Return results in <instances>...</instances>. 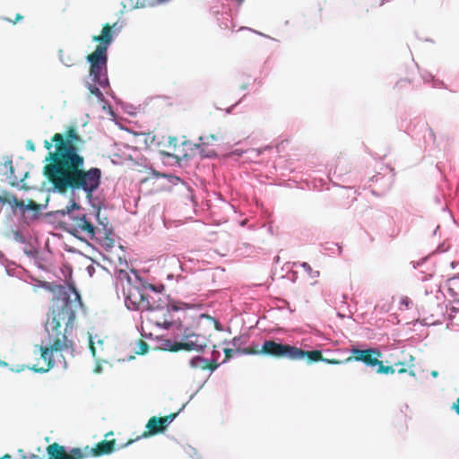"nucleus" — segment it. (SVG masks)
I'll list each match as a JSON object with an SVG mask.
<instances>
[{
	"instance_id": "f257e3e1",
	"label": "nucleus",
	"mask_w": 459,
	"mask_h": 459,
	"mask_svg": "<svg viewBox=\"0 0 459 459\" xmlns=\"http://www.w3.org/2000/svg\"><path fill=\"white\" fill-rule=\"evenodd\" d=\"M85 141L77 129L70 126L63 134L56 133L50 140L44 141L48 151L43 174L54 191H82L88 199L100 187L101 170L99 168L84 169L85 159L80 153Z\"/></svg>"
},
{
	"instance_id": "f03ea898",
	"label": "nucleus",
	"mask_w": 459,
	"mask_h": 459,
	"mask_svg": "<svg viewBox=\"0 0 459 459\" xmlns=\"http://www.w3.org/2000/svg\"><path fill=\"white\" fill-rule=\"evenodd\" d=\"M82 306L80 294L73 287H60L54 299L51 309L48 314L45 325L48 333L45 345L37 346L40 358L44 361L42 367H27L37 373H46L54 367V353L67 351L72 347L66 331L72 327L76 310Z\"/></svg>"
},
{
	"instance_id": "7ed1b4c3",
	"label": "nucleus",
	"mask_w": 459,
	"mask_h": 459,
	"mask_svg": "<svg viewBox=\"0 0 459 459\" xmlns=\"http://www.w3.org/2000/svg\"><path fill=\"white\" fill-rule=\"evenodd\" d=\"M119 281L123 286L125 304L130 310H158L163 307L160 304V293L148 283L134 284L126 272L119 273Z\"/></svg>"
},
{
	"instance_id": "20e7f679",
	"label": "nucleus",
	"mask_w": 459,
	"mask_h": 459,
	"mask_svg": "<svg viewBox=\"0 0 459 459\" xmlns=\"http://www.w3.org/2000/svg\"><path fill=\"white\" fill-rule=\"evenodd\" d=\"M261 354L276 359L286 358L290 360H301L307 359L308 363L324 361L332 365L342 364L340 359L324 358L321 351L319 350L303 351L296 346L276 342L273 340H267L263 343L261 347Z\"/></svg>"
},
{
	"instance_id": "39448f33",
	"label": "nucleus",
	"mask_w": 459,
	"mask_h": 459,
	"mask_svg": "<svg viewBox=\"0 0 459 459\" xmlns=\"http://www.w3.org/2000/svg\"><path fill=\"white\" fill-rule=\"evenodd\" d=\"M117 25V22L113 25L106 23L103 25L101 34L93 36L92 40L99 42L94 52L88 55L87 60L91 64L90 74L92 76L93 81L103 86L107 83V50L108 47L113 40L112 29Z\"/></svg>"
},
{
	"instance_id": "423d86ee",
	"label": "nucleus",
	"mask_w": 459,
	"mask_h": 459,
	"mask_svg": "<svg viewBox=\"0 0 459 459\" xmlns=\"http://www.w3.org/2000/svg\"><path fill=\"white\" fill-rule=\"evenodd\" d=\"M74 209L79 210L80 206L75 202H73L71 205L66 206L65 209L61 211L63 215H68V221L66 223L69 226V231L74 236L82 235L92 240L96 238V233L103 232L107 235L110 231V229L108 228V221L104 222L99 219L100 227H96L91 217L82 212H78L75 214L71 213Z\"/></svg>"
},
{
	"instance_id": "0eeeda50",
	"label": "nucleus",
	"mask_w": 459,
	"mask_h": 459,
	"mask_svg": "<svg viewBox=\"0 0 459 459\" xmlns=\"http://www.w3.org/2000/svg\"><path fill=\"white\" fill-rule=\"evenodd\" d=\"M351 356L346 358L344 360H341L342 363H349L351 361H360L368 367H377V373L378 374H394L395 369L394 366H385L383 361L379 360L382 356V352L377 348H368L360 350L358 348H352L351 350Z\"/></svg>"
},
{
	"instance_id": "6e6552de",
	"label": "nucleus",
	"mask_w": 459,
	"mask_h": 459,
	"mask_svg": "<svg viewBox=\"0 0 459 459\" xmlns=\"http://www.w3.org/2000/svg\"><path fill=\"white\" fill-rule=\"evenodd\" d=\"M208 343L209 340L206 337L194 333L189 328H185L182 333V340L179 342H174L169 350L173 352L182 350L202 352L208 346Z\"/></svg>"
},
{
	"instance_id": "1a4fd4ad",
	"label": "nucleus",
	"mask_w": 459,
	"mask_h": 459,
	"mask_svg": "<svg viewBox=\"0 0 459 459\" xmlns=\"http://www.w3.org/2000/svg\"><path fill=\"white\" fill-rule=\"evenodd\" d=\"M178 413H170L164 417H156L153 416L150 418L146 424V431H144L142 435L143 437H148L150 436H153L159 433L163 432L169 424H170L174 419L177 417Z\"/></svg>"
},
{
	"instance_id": "9d476101",
	"label": "nucleus",
	"mask_w": 459,
	"mask_h": 459,
	"mask_svg": "<svg viewBox=\"0 0 459 459\" xmlns=\"http://www.w3.org/2000/svg\"><path fill=\"white\" fill-rule=\"evenodd\" d=\"M116 440H103L101 442H99L95 447L89 449V446H85L83 449L79 448L82 453H84L85 455L82 457V459L93 455V456H101L104 455H108L112 453L115 449Z\"/></svg>"
},
{
	"instance_id": "9b49d317",
	"label": "nucleus",
	"mask_w": 459,
	"mask_h": 459,
	"mask_svg": "<svg viewBox=\"0 0 459 459\" xmlns=\"http://www.w3.org/2000/svg\"><path fill=\"white\" fill-rule=\"evenodd\" d=\"M165 147L166 150L163 151V153L167 156H173L176 158L186 156V153L180 150L178 139L176 136H169Z\"/></svg>"
},
{
	"instance_id": "f8f14e48",
	"label": "nucleus",
	"mask_w": 459,
	"mask_h": 459,
	"mask_svg": "<svg viewBox=\"0 0 459 459\" xmlns=\"http://www.w3.org/2000/svg\"><path fill=\"white\" fill-rule=\"evenodd\" d=\"M446 285L455 302H459V277H453L447 280Z\"/></svg>"
},
{
	"instance_id": "ddd939ff",
	"label": "nucleus",
	"mask_w": 459,
	"mask_h": 459,
	"mask_svg": "<svg viewBox=\"0 0 459 459\" xmlns=\"http://www.w3.org/2000/svg\"><path fill=\"white\" fill-rule=\"evenodd\" d=\"M0 203L8 204L14 208H23L25 206V204L22 200H19L15 195H13L0 196Z\"/></svg>"
},
{
	"instance_id": "4468645a",
	"label": "nucleus",
	"mask_w": 459,
	"mask_h": 459,
	"mask_svg": "<svg viewBox=\"0 0 459 459\" xmlns=\"http://www.w3.org/2000/svg\"><path fill=\"white\" fill-rule=\"evenodd\" d=\"M190 366L193 368L200 369H206V368L210 367L208 365V360L199 356H196L190 360Z\"/></svg>"
},
{
	"instance_id": "2eb2a0df",
	"label": "nucleus",
	"mask_w": 459,
	"mask_h": 459,
	"mask_svg": "<svg viewBox=\"0 0 459 459\" xmlns=\"http://www.w3.org/2000/svg\"><path fill=\"white\" fill-rule=\"evenodd\" d=\"M236 351L238 353L247 354V355H250V354H261V349L260 350L258 349V345H251V346L244 348L242 350L240 348H238L236 350Z\"/></svg>"
},
{
	"instance_id": "dca6fc26",
	"label": "nucleus",
	"mask_w": 459,
	"mask_h": 459,
	"mask_svg": "<svg viewBox=\"0 0 459 459\" xmlns=\"http://www.w3.org/2000/svg\"><path fill=\"white\" fill-rule=\"evenodd\" d=\"M131 8L144 7L151 4V0H128Z\"/></svg>"
},
{
	"instance_id": "f3484780",
	"label": "nucleus",
	"mask_w": 459,
	"mask_h": 459,
	"mask_svg": "<svg viewBox=\"0 0 459 459\" xmlns=\"http://www.w3.org/2000/svg\"><path fill=\"white\" fill-rule=\"evenodd\" d=\"M139 350L136 351V354L143 355L145 354L149 350V345L143 340H139L138 342Z\"/></svg>"
},
{
	"instance_id": "a211bd4d",
	"label": "nucleus",
	"mask_w": 459,
	"mask_h": 459,
	"mask_svg": "<svg viewBox=\"0 0 459 459\" xmlns=\"http://www.w3.org/2000/svg\"><path fill=\"white\" fill-rule=\"evenodd\" d=\"M89 91L91 94L95 95L98 99H101L103 97L102 92L96 85H89Z\"/></svg>"
},
{
	"instance_id": "6ab92c4d",
	"label": "nucleus",
	"mask_w": 459,
	"mask_h": 459,
	"mask_svg": "<svg viewBox=\"0 0 459 459\" xmlns=\"http://www.w3.org/2000/svg\"><path fill=\"white\" fill-rule=\"evenodd\" d=\"M23 208L26 210H30V211L38 212L39 210V204H38L36 202L30 200L28 203V204L25 205Z\"/></svg>"
},
{
	"instance_id": "aec40b11",
	"label": "nucleus",
	"mask_w": 459,
	"mask_h": 459,
	"mask_svg": "<svg viewBox=\"0 0 459 459\" xmlns=\"http://www.w3.org/2000/svg\"><path fill=\"white\" fill-rule=\"evenodd\" d=\"M223 351H224V353H225V359H230V358L233 356V354H234L235 352H237V351H236V350L230 349V348H225V349L223 350Z\"/></svg>"
},
{
	"instance_id": "412c9836",
	"label": "nucleus",
	"mask_w": 459,
	"mask_h": 459,
	"mask_svg": "<svg viewBox=\"0 0 459 459\" xmlns=\"http://www.w3.org/2000/svg\"><path fill=\"white\" fill-rule=\"evenodd\" d=\"M401 304L404 305L406 308H410L412 301L409 298L405 297L402 299Z\"/></svg>"
},
{
	"instance_id": "4be33fe9",
	"label": "nucleus",
	"mask_w": 459,
	"mask_h": 459,
	"mask_svg": "<svg viewBox=\"0 0 459 459\" xmlns=\"http://www.w3.org/2000/svg\"><path fill=\"white\" fill-rule=\"evenodd\" d=\"M26 148L30 152H35V144L31 140L26 142Z\"/></svg>"
},
{
	"instance_id": "5701e85b",
	"label": "nucleus",
	"mask_w": 459,
	"mask_h": 459,
	"mask_svg": "<svg viewBox=\"0 0 459 459\" xmlns=\"http://www.w3.org/2000/svg\"><path fill=\"white\" fill-rule=\"evenodd\" d=\"M231 343H232V346L236 348V350H237L238 348H239L238 346H239V344H240V337H234V338L232 339Z\"/></svg>"
},
{
	"instance_id": "b1692460",
	"label": "nucleus",
	"mask_w": 459,
	"mask_h": 459,
	"mask_svg": "<svg viewBox=\"0 0 459 459\" xmlns=\"http://www.w3.org/2000/svg\"><path fill=\"white\" fill-rule=\"evenodd\" d=\"M22 19H23V16L20 13H17L14 21H12L11 19H5V20L8 21L9 22H12L13 24H15L17 22H19Z\"/></svg>"
},
{
	"instance_id": "393cba45",
	"label": "nucleus",
	"mask_w": 459,
	"mask_h": 459,
	"mask_svg": "<svg viewBox=\"0 0 459 459\" xmlns=\"http://www.w3.org/2000/svg\"><path fill=\"white\" fill-rule=\"evenodd\" d=\"M452 409L455 410V411L459 416V397L456 399V401L453 403Z\"/></svg>"
},
{
	"instance_id": "a878e982",
	"label": "nucleus",
	"mask_w": 459,
	"mask_h": 459,
	"mask_svg": "<svg viewBox=\"0 0 459 459\" xmlns=\"http://www.w3.org/2000/svg\"><path fill=\"white\" fill-rule=\"evenodd\" d=\"M394 366H402V368H399V369L397 370L399 374H403L407 371V369L403 367V363L402 362L394 363Z\"/></svg>"
},
{
	"instance_id": "bb28decb",
	"label": "nucleus",
	"mask_w": 459,
	"mask_h": 459,
	"mask_svg": "<svg viewBox=\"0 0 459 459\" xmlns=\"http://www.w3.org/2000/svg\"><path fill=\"white\" fill-rule=\"evenodd\" d=\"M209 368H206V369L214 370L218 365L213 361H208Z\"/></svg>"
},
{
	"instance_id": "cd10ccee",
	"label": "nucleus",
	"mask_w": 459,
	"mask_h": 459,
	"mask_svg": "<svg viewBox=\"0 0 459 459\" xmlns=\"http://www.w3.org/2000/svg\"><path fill=\"white\" fill-rule=\"evenodd\" d=\"M302 267H303L306 271H307V272H308V271L310 272V271L312 270V269H311V266H310L307 263H303V264H302Z\"/></svg>"
},
{
	"instance_id": "c85d7f7f",
	"label": "nucleus",
	"mask_w": 459,
	"mask_h": 459,
	"mask_svg": "<svg viewBox=\"0 0 459 459\" xmlns=\"http://www.w3.org/2000/svg\"><path fill=\"white\" fill-rule=\"evenodd\" d=\"M158 325H166V328L169 327L170 325V323L167 322L166 320H164L162 323L160 322H157L156 323Z\"/></svg>"
},
{
	"instance_id": "c756f323",
	"label": "nucleus",
	"mask_w": 459,
	"mask_h": 459,
	"mask_svg": "<svg viewBox=\"0 0 459 459\" xmlns=\"http://www.w3.org/2000/svg\"><path fill=\"white\" fill-rule=\"evenodd\" d=\"M213 322H214V325H215V327L217 330H221V324L219 321L213 319Z\"/></svg>"
},
{
	"instance_id": "7c9ffc66",
	"label": "nucleus",
	"mask_w": 459,
	"mask_h": 459,
	"mask_svg": "<svg viewBox=\"0 0 459 459\" xmlns=\"http://www.w3.org/2000/svg\"><path fill=\"white\" fill-rule=\"evenodd\" d=\"M90 347H91V352H92L93 356H95V347H94L93 342L91 341Z\"/></svg>"
},
{
	"instance_id": "2f4dec72",
	"label": "nucleus",
	"mask_w": 459,
	"mask_h": 459,
	"mask_svg": "<svg viewBox=\"0 0 459 459\" xmlns=\"http://www.w3.org/2000/svg\"><path fill=\"white\" fill-rule=\"evenodd\" d=\"M11 455L9 454H5L3 457H1L0 459H11Z\"/></svg>"
},
{
	"instance_id": "473e14b6",
	"label": "nucleus",
	"mask_w": 459,
	"mask_h": 459,
	"mask_svg": "<svg viewBox=\"0 0 459 459\" xmlns=\"http://www.w3.org/2000/svg\"><path fill=\"white\" fill-rule=\"evenodd\" d=\"M173 310H178L179 307H177L176 305H171Z\"/></svg>"
},
{
	"instance_id": "72a5a7b5",
	"label": "nucleus",
	"mask_w": 459,
	"mask_h": 459,
	"mask_svg": "<svg viewBox=\"0 0 459 459\" xmlns=\"http://www.w3.org/2000/svg\"><path fill=\"white\" fill-rule=\"evenodd\" d=\"M25 368V366L21 367L20 368L15 369L16 372H20Z\"/></svg>"
},
{
	"instance_id": "f704fd0d",
	"label": "nucleus",
	"mask_w": 459,
	"mask_h": 459,
	"mask_svg": "<svg viewBox=\"0 0 459 459\" xmlns=\"http://www.w3.org/2000/svg\"><path fill=\"white\" fill-rule=\"evenodd\" d=\"M431 375H432L433 377H437V371H433V372L431 373Z\"/></svg>"
},
{
	"instance_id": "c9c22d12",
	"label": "nucleus",
	"mask_w": 459,
	"mask_h": 459,
	"mask_svg": "<svg viewBox=\"0 0 459 459\" xmlns=\"http://www.w3.org/2000/svg\"><path fill=\"white\" fill-rule=\"evenodd\" d=\"M133 442H134V440H133V439H131V440L127 441L126 445H129V444H131V443H133Z\"/></svg>"
},
{
	"instance_id": "e433bc0d",
	"label": "nucleus",
	"mask_w": 459,
	"mask_h": 459,
	"mask_svg": "<svg viewBox=\"0 0 459 459\" xmlns=\"http://www.w3.org/2000/svg\"><path fill=\"white\" fill-rule=\"evenodd\" d=\"M202 316H205V317H207V318H209V319H212V317H211L210 316L202 315Z\"/></svg>"
},
{
	"instance_id": "4c0bfd02",
	"label": "nucleus",
	"mask_w": 459,
	"mask_h": 459,
	"mask_svg": "<svg viewBox=\"0 0 459 459\" xmlns=\"http://www.w3.org/2000/svg\"><path fill=\"white\" fill-rule=\"evenodd\" d=\"M210 137L213 140L215 139V136L213 134H211Z\"/></svg>"
}]
</instances>
